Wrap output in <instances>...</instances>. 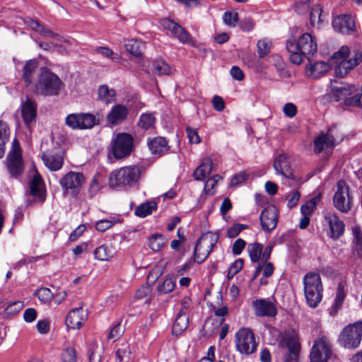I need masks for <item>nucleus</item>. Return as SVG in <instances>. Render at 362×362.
Listing matches in <instances>:
<instances>
[{"label": "nucleus", "mask_w": 362, "mask_h": 362, "mask_svg": "<svg viewBox=\"0 0 362 362\" xmlns=\"http://www.w3.org/2000/svg\"><path fill=\"white\" fill-rule=\"evenodd\" d=\"M286 49L290 53L291 62L299 65L302 63L303 57L310 60L314 56L317 52V45L315 38L311 34L305 33L297 41L295 39H288Z\"/></svg>", "instance_id": "1"}, {"label": "nucleus", "mask_w": 362, "mask_h": 362, "mask_svg": "<svg viewBox=\"0 0 362 362\" xmlns=\"http://www.w3.org/2000/svg\"><path fill=\"white\" fill-rule=\"evenodd\" d=\"M141 169L136 165H130L114 170L109 175V186L112 189L129 190L138 185Z\"/></svg>", "instance_id": "2"}, {"label": "nucleus", "mask_w": 362, "mask_h": 362, "mask_svg": "<svg viewBox=\"0 0 362 362\" xmlns=\"http://www.w3.org/2000/svg\"><path fill=\"white\" fill-rule=\"evenodd\" d=\"M350 53L349 47L342 46L339 51L332 55L331 59L336 64L334 72L337 76L344 77L350 70L362 62L361 49H353V56L348 59Z\"/></svg>", "instance_id": "3"}, {"label": "nucleus", "mask_w": 362, "mask_h": 362, "mask_svg": "<svg viewBox=\"0 0 362 362\" xmlns=\"http://www.w3.org/2000/svg\"><path fill=\"white\" fill-rule=\"evenodd\" d=\"M63 82L57 75L47 68H41L34 92L45 96L58 95Z\"/></svg>", "instance_id": "4"}, {"label": "nucleus", "mask_w": 362, "mask_h": 362, "mask_svg": "<svg viewBox=\"0 0 362 362\" xmlns=\"http://www.w3.org/2000/svg\"><path fill=\"white\" fill-rule=\"evenodd\" d=\"M303 291L308 305L313 308L322 300L323 286L319 274L309 272L303 279Z\"/></svg>", "instance_id": "5"}, {"label": "nucleus", "mask_w": 362, "mask_h": 362, "mask_svg": "<svg viewBox=\"0 0 362 362\" xmlns=\"http://www.w3.org/2000/svg\"><path fill=\"white\" fill-rule=\"evenodd\" d=\"M362 340V321L358 320L344 327L338 337L339 344L347 349L359 347Z\"/></svg>", "instance_id": "6"}, {"label": "nucleus", "mask_w": 362, "mask_h": 362, "mask_svg": "<svg viewBox=\"0 0 362 362\" xmlns=\"http://www.w3.org/2000/svg\"><path fill=\"white\" fill-rule=\"evenodd\" d=\"M112 153L115 158L122 159L130 156L134 151V139L127 133H118L111 141Z\"/></svg>", "instance_id": "7"}, {"label": "nucleus", "mask_w": 362, "mask_h": 362, "mask_svg": "<svg viewBox=\"0 0 362 362\" xmlns=\"http://www.w3.org/2000/svg\"><path fill=\"white\" fill-rule=\"evenodd\" d=\"M218 240V235L212 232H208L198 240L194 251V261L199 264L203 262L212 251Z\"/></svg>", "instance_id": "8"}, {"label": "nucleus", "mask_w": 362, "mask_h": 362, "mask_svg": "<svg viewBox=\"0 0 362 362\" xmlns=\"http://www.w3.org/2000/svg\"><path fill=\"white\" fill-rule=\"evenodd\" d=\"M236 349L243 354H251L257 349V343L252 331L249 328L243 327L235 334Z\"/></svg>", "instance_id": "9"}, {"label": "nucleus", "mask_w": 362, "mask_h": 362, "mask_svg": "<svg viewBox=\"0 0 362 362\" xmlns=\"http://www.w3.org/2000/svg\"><path fill=\"white\" fill-rule=\"evenodd\" d=\"M7 168L12 177H18L23 171L24 165L22 158V153L19 142L14 139L12 148L7 157Z\"/></svg>", "instance_id": "10"}, {"label": "nucleus", "mask_w": 362, "mask_h": 362, "mask_svg": "<svg viewBox=\"0 0 362 362\" xmlns=\"http://www.w3.org/2000/svg\"><path fill=\"white\" fill-rule=\"evenodd\" d=\"M65 122L71 129H88L99 124V119L90 113L69 114Z\"/></svg>", "instance_id": "11"}, {"label": "nucleus", "mask_w": 362, "mask_h": 362, "mask_svg": "<svg viewBox=\"0 0 362 362\" xmlns=\"http://www.w3.org/2000/svg\"><path fill=\"white\" fill-rule=\"evenodd\" d=\"M281 343L288 349L283 356V362H299L300 344L297 334L294 331L285 332Z\"/></svg>", "instance_id": "12"}, {"label": "nucleus", "mask_w": 362, "mask_h": 362, "mask_svg": "<svg viewBox=\"0 0 362 362\" xmlns=\"http://www.w3.org/2000/svg\"><path fill=\"white\" fill-rule=\"evenodd\" d=\"M85 182V177L79 172L69 171L59 180L64 194L71 192L76 194Z\"/></svg>", "instance_id": "13"}, {"label": "nucleus", "mask_w": 362, "mask_h": 362, "mask_svg": "<svg viewBox=\"0 0 362 362\" xmlns=\"http://www.w3.org/2000/svg\"><path fill=\"white\" fill-rule=\"evenodd\" d=\"M333 203L334 207L341 212H347L351 208L349 187L343 180H339L337 182V192L333 197Z\"/></svg>", "instance_id": "14"}, {"label": "nucleus", "mask_w": 362, "mask_h": 362, "mask_svg": "<svg viewBox=\"0 0 362 362\" xmlns=\"http://www.w3.org/2000/svg\"><path fill=\"white\" fill-rule=\"evenodd\" d=\"M332 348L329 339L322 337L314 344L310 352L311 362H327L331 357Z\"/></svg>", "instance_id": "15"}, {"label": "nucleus", "mask_w": 362, "mask_h": 362, "mask_svg": "<svg viewBox=\"0 0 362 362\" xmlns=\"http://www.w3.org/2000/svg\"><path fill=\"white\" fill-rule=\"evenodd\" d=\"M41 158L45 165L52 171L60 170L64 165V152L59 148L44 151Z\"/></svg>", "instance_id": "16"}, {"label": "nucleus", "mask_w": 362, "mask_h": 362, "mask_svg": "<svg viewBox=\"0 0 362 362\" xmlns=\"http://www.w3.org/2000/svg\"><path fill=\"white\" fill-rule=\"evenodd\" d=\"M325 224L329 228V237L337 239L341 237L344 231V223L332 211H327L324 214Z\"/></svg>", "instance_id": "17"}, {"label": "nucleus", "mask_w": 362, "mask_h": 362, "mask_svg": "<svg viewBox=\"0 0 362 362\" xmlns=\"http://www.w3.org/2000/svg\"><path fill=\"white\" fill-rule=\"evenodd\" d=\"M259 219L263 230L265 232L273 230L278 223L277 209L273 206L266 207L262 211Z\"/></svg>", "instance_id": "18"}, {"label": "nucleus", "mask_w": 362, "mask_h": 362, "mask_svg": "<svg viewBox=\"0 0 362 362\" xmlns=\"http://www.w3.org/2000/svg\"><path fill=\"white\" fill-rule=\"evenodd\" d=\"M274 168L277 174L286 179L296 180L291 163L285 153L279 155L274 161Z\"/></svg>", "instance_id": "19"}, {"label": "nucleus", "mask_w": 362, "mask_h": 362, "mask_svg": "<svg viewBox=\"0 0 362 362\" xmlns=\"http://www.w3.org/2000/svg\"><path fill=\"white\" fill-rule=\"evenodd\" d=\"M255 314L258 317H274L277 309L274 303L267 299H257L252 302Z\"/></svg>", "instance_id": "20"}, {"label": "nucleus", "mask_w": 362, "mask_h": 362, "mask_svg": "<svg viewBox=\"0 0 362 362\" xmlns=\"http://www.w3.org/2000/svg\"><path fill=\"white\" fill-rule=\"evenodd\" d=\"M87 317L88 313L83 308H74L66 316V325L69 329H79Z\"/></svg>", "instance_id": "21"}, {"label": "nucleus", "mask_w": 362, "mask_h": 362, "mask_svg": "<svg viewBox=\"0 0 362 362\" xmlns=\"http://www.w3.org/2000/svg\"><path fill=\"white\" fill-rule=\"evenodd\" d=\"M128 115V108L125 105L117 104L111 108L106 116V119L110 124L116 126L123 122Z\"/></svg>", "instance_id": "22"}, {"label": "nucleus", "mask_w": 362, "mask_h": 362, "mask_svg": "<svg viewBox=\"0 0 362 362\" xmlns=\"http://www.w3.org/2000/svg\"><path fill=\"white\" fill-rule=\"evenodd\" d=\"M332 25L335 30L343 33H349L355 30V22L349 15H341L334 18Z\"/></svg>", "instance_id": "23"}, {"label": "nucleus", "mask_w": 362, "mask_h": 362, "mask_svg": "<svg viewBox=\"0 0 362 362\" xmlns=\"http://www.w3.org/2000/svg\"><path fill=\"white\" fill-rule=\"evenodd\" d=\"M337 141L334 137L332 129H329L326 134L322 133L317 137L314 142V149L317 153H320L325 146L333 147L337 144Z\"/></svg>", "instance_id": "24"}, {"label": "nucleus", "mask_w": 362, "mask_h": 362, "mask_svg": "<svg viewBox=\"0 0 362 362\" xmlns=\"http://www.w3.org/2000/svg\"><path fill=\"white\" fill-rule=\"evenodd\" d=\"M21 115L25 124L27 126H28L36 118V104L28 98H27L26 100L22 103Z\"/></svg>", "instance_id": "25"}, {"label": "nucleus", "mask_w": 362, "mask_h": 362, "mask_svg": "<svg viewBox=\"0 0 362 362\" xmlns=\"http://www.w3.org/2000/svg\"><path fill=\"white\" fill-rule=\"evenodd\" d=\"M148 146L152 154L160 156L169 150L168 142L164 137L153 138L148 142Z\"/></svg>", "instance_id": "26"}, {"label": "nucleus", "mask_w": 362, "mask_h": 362, "mask_svg": "<svg viewBox=\"0 0 362 362\" xmlns=\"http://www.w3.org/2000/svg\"><path fill=\"white\" fill-rule=\"evenodd\" d=\"M39 68L37 59H30L25 62L23 68L22 77L28 86L30 85Z\"/></svg>", "instance_id": "27"}, {"label": "nucleus", "mask_w": 362, "mask_h": 362, "mask_svg": "<svg viewBox=\"0 0 362 362\" xmlns=\"http://www.w3.org/2000/svg\"><path fill=\"white\" fill-rule=\"evenodd\" d=\"M330 69L329 64L324 62H317L310 64L306 67V74L313 78H318L326 74Z\"/></svg>", "instance_id": "28"}, {"label": "nucleus", "mask_w": 362, "mask_h": 362, "mask_svg": "<svg viewBox=\"0 0 362 362\" xmlns=\"http://www.w3.org/2000/svg\"><path fill=\"white\" fill-rule=\"evenodd\" d=\"M44 185L42 177L36 174L33 176L30 183V192L36 197L40 202L45 200Z\"/></svg>", "instance_id": "29"}, {"label": "nucleus", "mask_w": 362, "mask_h": 362, "mask_svg": "<svg viewBox=\"0 0 362 362\" xmlns=\"http://www.w3.org/2000/svg\"><path fill=\"white\" fill-rule=\"evenodd\" d=\"M116 253V249L112 245L104 244L102 245L94 250V255L95 259L100 261H108Z\"/></svg>", "instance_id": "30"}, {"label": "nucleus", "mask_w": 362, "mask_h": 362, "mask_svg": "<svg viewBox=\"0 0 362 362\" xmlns=\"http://www.w3.org/2000/svg\"><path fill=\"white\" fill-rule=\"evenodd\" d=\"M189 326V318L186 313H179L173 325L172 334L178 336Z\"/></svg>", "instance_id": "31"}, {"label": "nucleus", "mask_w": 362, "mask_h": 362, "mask_svg": "<svg viewBox=\"0 0 362 362\" xmlns=\"http://www.w3.org/2000/svg\"><path fill=\"white\" fill-rule=\"evenodd\" d=\"M212 170V160L209 158H205L202 163L194 172V177L197 180H203Z\"/></svg>", "instance_id": "32"}, {"label": "nucleus", "mask_w": 362, "mask_h": 362, "mask_svg": "<svg viewBox=\"0 0 362 362\" xmlns=\"http://www.w3.org/2000/svg\"><path fill=\"white\" fill-rule=\"evenodd\" d=\"M98 99L106 104L112 103L116 100L115 91L107 85H101L98 89Z\"/></svg>", "instance_id": "33"}, {"label": "nucleus", "mask_w": 362, "mask_h": 362, "mask_svg": "<svg viewBox=\"0 0 362 362\" xmlns=\"http://www.w3.org/2000/svg\"><path fill=\"white\" fill-rule=\"evenodd\" d=\"M332 86V96L336 101L344 100L356 90L354 86L337 87Z\"/></svg>", "instance_id": "34"}, {"label": "nucleus", "mask_w": 362, "mask_h": 362, "mask_svg": "<svg viewBox=\"0 0 362 362\" xmlns=\"http://www.w3.org/2000/svg\"><path fill=\"white\" fill-rule=\"evenodd\" d=\"M124 46L128 52L136 57L141 56L145 49L144 42L136 39L128 40Z\"/></svg>", "instance_id": "35"}, {"label": "nucleus", "mask_w": 362, "mask_h": 362, "mask_svg": "<svg viewBox=\"0 0 362 362\" xmlns=\"http://www.w3.org/2000/svg\"><path fill=\"white\" fill-rule=\"evenodd\" d=\"M25 23L30 27L33 30L41 35L45 37L54 38L57 35L48 28H45L38 21L29 18L25 21Z\"/></svg>", "instance_id": "36"}, {"label": "nucleus", "mask_w": 362, "mask_h": 362, "mask_svg": "<svg viewBox=\"0 0 362 362\" xmlns=\"http://www.w3.org/2000/svg\"><path fill=\"white\" fill-rule=\"evenodd\" d=\"M152 72L157 76H168L171 74L172 69L165 61L157 59L152 63Z\"/></svg>", "instance_id": "37"}, {"label": "nucleus", "mask_w": 362, "mask_h": 362, "mask_svg": "<svg viewBox=\"0 0 362 362\" xmlns=\"http://www.w3.org/2000/svg\"><path fill=\"white\" fill-rule=\"evenodd\" d=\"M156 208L157 204L155 202H148L137 206L134 211V214L139 217L144 218L150 215Z\"/></svg>", "instance_id": "38"}, {"label": "nucleus", "mask_w": 362, "mask_h": 362, "mask_svg": "<svg viewBox=\"0 0 362 362\" xmlns=\"http://www.w3.org/2000/svg\"><path fill=\"white\" fill-rule=\"evenodd\" d=\"M9 135L10 131L7 124L0 122V158L4 154L5 146L8 141Z\"/></svg>", "instance_id": "39"}, {"label": "nucleus", "mask_w": 362, "mask_h": 362, "mask_svg": "<svg viewBox=\"0 0 362 362\" xmlns=\"http://www.w3.org/2000/svg\"><path fill=\"white\" fill-rule=\"evenodd\" d=\"M263 245L258 243H250L247 246V251L252 262H257L261 259Z\"/></svg>", "instance_id": "40"}, {"label": "nucleus", "mask_w": 362, "mask_h": 362, "mask_svg": "<svg viewBox=\"0 0 362 362\" xmlns=\"http://www.w3.org/2000/svg\"><path fill=\"white\" fill-rule=\"evenodd\" d=\"M165 238L160 234H154L148 241L150 248L153 251H159L165 244Z\"/></svg>", "instance_id": "41"}, {"label": "nucleus", "mask_w": 362, "mask_h": 362, "mask_svg": "<svg viewBox=\"0 0 362 362\" xmlns=\"http://www.w3.org/2000/svg\"><path fill=\"white\" fill-rule=\"evenodd\" d=\"M156 118L152 113H143L139 118V126L144 129L153 127Z\"/></svg>", "instance_id": "42"}, {"label": "nucleus", "mask_w": 362, "mask_h": 362, "mask_svg": "<svg viewBox=\"0 0 362 362\" xmlns=\"http://www.w3.org/2000/svg\"><path fill=\"white\" fill-rule=\"evenodd\" d=\"M320 201V197L316 196L301 206L300 211L303 215L310 216L315 209L317 203Z\"/></svg>", "instance_id": "43"}, {"label": "nucleus", "mask_w": 362, "mask_h": 362, "mask_svg": "<svg viewBox=\"0 0 362 362\" xmlns=\"http://www.w3.org/2000/svg\"><path fill=\"white\" fill-rule=\"evenodd\" d=\"M35 294L44 303H49L54 297V294L50 289L45 287L37 290Z\"/></svg>", "instance_id": "44"}, {"label": "nucleus", "mask_w": 362, "mask_h": 362, "mask_svg": "<svg viewBox=\"0 0 362 362\" xmlns=\"http://www.w3.org/2000/svg\"><path fill=\"white\" fill-rule=\"evenodd\" d=\"M175 286V281L172 278H166L158 285V291L161 293H168L173 291Z\"/></svg>", "instance_id": "45"}, {"label": "nucleus", "mask_w": 362, "mask_h": 362, "mask_svg": "<svg viewBox=\"0 0 362 362\" xmlns=\"http://www.w3.org/2000/svg\"><path fill=\"white\" fill-rule=\"evenodd\" d=\"M257 47L259 57L262 58L269 52L271 43L267 39L260 40L257 42Z\"/></svg>", "instance_id": "46"}, {"label": "nucleus", "mask_w": 362, "mask_h": 362, "mask_svg": "<svg viewBox=\"0 0 362 362\" xmlns=\"http://www.w3.org/2000/svg\"><path fill=\"white\" fill-rule=\"evenodd\" d=\"M344 103L347 107H358L362 109V93L345 98Z\"/></svg>", "instance_id": "47"}, {"label": "nucleus", "mask_w": 362, "mask_h": 362, "mask_svg": "<svg viewBox=\"0 0 362 362\" xmlns=\"http://www.w3.org/2000/svg\"><path fill=\"white\" fill-rule=\"evenodd\" d=\"M172 34L182 42H187L189 40V34L180 25L177 26Z\"/></svg>", "instance_id": "48"}, {"label": "nucleus", "mask_w": 362, "mask_h": 362, "mask_svg": "<svg viewBox=\"0 0 362 362\" xmlns=\"http://www.w3.org/2000/svg\"><path fill=\"white\" fill-rule=\"evenodd\" d=\"M322 8L320 5L313 6L310 13V21L313 25H315L316 22L321 21Z\"/></svg>", "instance_id": "49"}, {"label": "nucleus", "mask_w": 362, "mask_h": 362, "mask_svg": "<svg viewBox=\"0 0 362 362\" xmlns=\"http://www.w3.org/2000/svg\"><path fill=\"white\" fill-rule=\"evenodd\" d=\"M346 293L344 291V286L342 284H339L337 290V294L334 300V306L336 309H338L341 307V305L343 303V301L345 298Z\"/></svg>", "instance_id": "50"}, {"label": "nucleus", "mask_w": 362, "mask_h": 362, "mask_svg": "<svg viewBox=\"0 0 362 362\" xmlns=\"http://www.w3.org/2000/svg\"><path fill=\"white\" fill-rule=\"evenodd\" d=\"M116 356L119 362H129L131 356V351L129 346L119 348L116 352Z\"/></svg>", "instance_id": "51"}, {"label": "nucleus", "mask_w": 362, "mask_h": 362, "mask_svg": "<svg viewBox=\"0 0 362 362\" xmlns=\"http://www.w3.org/2000/svg\"><path fill=\"white\" fill-rule=\"evenodd\" d=\"M124 332V329L122 327L120 322H117L115 325L110 329L108 339L116 341L118 339Z\"/></svg>", "instance_id": "52"}, {"label": "nucleus", "mask_w": 362, "mask_h": 362, "mask_svg": "<svg viewBox=\"0 0 362 362\" xmlns=\"http://www.w3.org/2000/svg\"><path fill=\"white\" fill-rule=\"evenodd\" d=\"M223 20L226 25L235 26L238 20V14L235 12L226 11L223 14Z\"/></svg>", "instance_id": "53"}, {"label": "nucleus", "mask_w": 362, "mask_h": 362, "mask_svg": "<svg viewBox=\"0 0 362 362\" xmlns=\"http://www.w3.org/2000/svg\"><path fill=\"white\" fill-rule=\"evenodd\" d=\"M243 266V261L242 259H236L229 267L228 272V277L233 278L239 271L241 270Z\"/></svg>", "instance_id": "54"}, {"label": "nucleus", "mask_w": 362, "mask_h": 362, "mask_svg": "<svg viewBox=\"0 0 362 362\" xmlns=\"http://www.w3.org/2000/svg\"><path fill=\"white\" fill-rule=\"evenodd\" d=\"M247 226L244 224H234L227 230V237L229 238H234L237 237L240 233L247 228Z\"/></svg>", "instance_id": "55"}, {"label": "nucleus", "mask_w": 362, "mask_h": 362, "mask_svg": "<svg viewBox=\"0 0 362 362\" xmlns=\"http://www.w3.org/2000/svg\"><path fill=\"white\" fill-rule=\"evenodd\" d=\"M62 358L64 362H76V353L75 349L71 347L66 349L62 353Z\"/></svg>", "instance_id": "56"}, {"label": "nucleus", "mask_w": 362, "mask_h": 362, "mask_svg": "<svg viewBox=\"0 0 362 362\" xmlns=\"http://www.w3.org/2000/svg\"><path fill=\"white\" fill-rule=\"evenodd\" d=\"M255 22L250 17H246L240 22V28L245 32L251 31L255 27Z\"/></svg>", "instance_id": "57"}, {"label": "nucleus", "mask_w": 362, "mask_h": 362, "mask_svg": "<svg viewBox=\"0 0 362 362\" xmlns=\"http://www.w3.org/2000/svg\"><path fill=\"white\" fill-rule=\"evenodd\" d=\"M246 245V242L241 239H237L233 245L232 252L235 255H239Z\"/></svg>", "instance_id": "58"}, {"label": "nucleus", "mask_w": 362, "mask_h": 362, "mask_svg": "<svg viewBox=\"0 0 362 362\" xmlns=\"http://www.w3.org/2000/svg\"><path fill=\"white\" fill-rule=\"evenodd\" d=\"M283 112L285 115L292 118L295 117L297 113V107L293 103H288L284 105Z\"/></svg>", "instance_id": "59"}, {"label": "nucleus", "mask_w": 362, "mask_h": 362, "mask_svg": "<svg viewBox=\"0 0 362 362\" xmlns=\"http://www.w3.org/2000/svg\"><path fill=\"white\" fill-rule=\"evenodd\" d=\"M211 103L214 108L218 112H221L225 108L224 100L221 96L214 95L212 98Z\"/></svg>", "instance_id": "60"}, {"label": "nucleus", "mask_w": 362, "mask_h": 362, "mask_svg": "<svg viewBox=\"0 0 362 362\" xmlns=\"http://www.w3.org/2000/svg\"><path fill=\"white\" fill-rule=\"evenodd\" d=\"M151 292V288L149 285H144L139 288L135 294L137 299H144L147 297Z\"/></svg>", "instance_id": "61"}, {"label": "nucleus", "mask_w": 362, "mask_h": 362, "mask_svg": "<svg viewBox=\"0 0 362 362\" xmlns=\"http://www.w3.org/2000/svg\"><path fill=\"white\" fill-rule=\"evenodd\" d=\"M247 178V175L245 172H240L233 177L230 181L231 186H237L243 183Z\"/></svg>", "instance_id": "62"}, {"label": "nucleus", "mask_w": 362, "mask_h": 362, "mask_svg": "<svg viewBox=\"0 0 362 362\" xmlns=\"http://www.w3.org/2000/svg\"><path fill=\"white\" fill-rule=\"evenodd\" d=\"M309 7L308 0H296L295 9L300 14L305 12Z\"/></svg>", "instance_id": "63"}, {"label": "nucleus", "mask_w": 362, "mask_h": 362, "mask_svg": "<svg viewBox=\"0 0 362 362\" xmlns=\"http://www.w3.org/2000/svg\"><path fill=\"white\" fill-rule=\"evenodd\" d=\"M299 198H300V193L298 191L292 192L288 196V203H287L288 206L291 209L295 207L298 202Z\"/></svg>", "instance_id": "64"}]
</instances>
